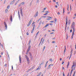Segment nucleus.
<instances>
[{
  "instance_id": "obj_1",
  "label": "nucleus",
  "mask_w": 76,
  "mask_h": 76,
  "mask_svg": "<svg viewBox=\"0 0 76 76\" xmlns=\"http://www.w3.org/2000/svg\"><path fill=\"white\" fill-rule=\"evenodd\" d=\"M76 64H75V61L73 62V65L72 66V67L71 68L72 69V70L71 71V72H73V67H74V70H75V68L76 67Z\"/></svg>"
},
{
  "instance_id": "obj_2",
  "label": "nucleus",
  "mask_w": 76,
  "mask_h": 76,
  "mask_svg": "<svg viewBox=\"0 0 76 76\" xmlns=\"http://www.w3.org/2000/svg\"><path fill=\"white\" fill-rule=\"evenodd\" d=\"M75 22H73L72 25V28L73 29V30H74V31H75Z\"/></svg>"
},
{
  "instance_id": "obj_3",
  "label": "nucleus",
  "mask_w": 76,
  "mask_h": 76,
  "mask_svg": "<svg viewBox=\"0 0 76 76\" xmlns=\"http://www.w3.org/2000/svg\"><path fill=\"white\" fill-rule=\"evenodd\" d=\"M25 57L28 63H29V59L28 57L26 55H25Z\"/></svg>"
},
{
  "instance_id": "obj_4",
  "label": "nucleus",
  "mask_w": 76,
  "mask_h": 76,
  "mask_svg": "<svg viewBox=\"0 0 76 76\" xmlns=\"http://www.w3.org/2000/svg\"><path fill=\"white\" fill-rule=\"evenodd\" d=\"M35 28V24H34L33 26V28L31 30V33H33V32H34V29Z\"/></svg>"
},
{
  "instance_id": "obj_5",
  "label": "nucleus",
  "mask_w": 76,
  "mask_h": 76,
  "mask_svg": "<svg viewBox=\"0 0 76 76\" xmlns=\"http://www.w3.org/2000/svg\"><path fill=\"white\" fill-rule=\"evenodd\" d=\"M75 35V31H73L72 33V36L71 37L72 39L73 38V35Z\"/></svg>"
},
{
  "instance_id": "obj_6",
  "label": "nucleus",
  "mask_w": 76,
  "mask_h": 76,
  "mask_svg": "<svg viewBox=\"0 0 76 76\" xmlns=\"http://www.w3.org/2000/svg\"><path fill=\"white\" fill-rule=\"evenodd\" d=\"M38 12L37 11V12L35 14L34 17L35 18L36 17H37V16H38Z\"/></svg>"
},
{
  "instance_id": "obj_7",
  "label": "nucleus",
  "mask_w": 76,
  "mask_h": 76,
  "mask_svg": "<svg viewBox=\"0 0 76 76\" xmlns=\"http://www.w3.org/2000/svg\"><path fill=\"white\" fill-rule=\"evenodd\" d=\"M19 60H20V63H21V62L22 61V60H21V57L20 56V55L19 56Z\"/></svg>"
},
{
  "instance_id": "obj_8",
  "label": "nucleus",
  "mask_w": 76,
  "mask_h": 76,
  "mask_svg": "<svg viewBox=\"0 0 76 76\" xmlns=\"http://www.w3.org/2000/svg\"><path fill=\"white\" fill-rule=\"evenodd\" d=\"M15 0H13L12 1H11L10 3L11 4H14L15 3Z\"/></svg>"
},
{
  "instance_id": "obj_9",
  "label": "nucleus",
  "mask_w": 76,
  "mask_h": 76,
  "mask_svg": "<svg viewBox=\"0 0 76 76\" xmlns=\"http://www.w3.org/2000/svg\"><path fill=\"white\" fill-rule=\"evenodd\" d=\"M30 48H31V46H29L27 50V52H29V50H30Z\"/></svg>"
},
{
  "instance_id": "obj_10",
  "label": "nucleus",
  "mask_w": 76,
  "mask_h": 76,
  "mask_svg": "<svg viewBox=\"0 0 76 76\" xmlns=\"http://www.w3.org/2000/svg\"><path fill=\"white\" fill-rule=\"evenodd\" d=\"M20 14L22 15V16H23V13H22V10L21 9L20 10Z\"/></svg>"
},
{
  "instance_id": "obj_11",
  "label": "nucleus",
  "mask_w": 76,
  "mask_h": 76,
  "mask_svg": "<svg viewBox=\"0 0 76 76\" xmlns=\"http://www.w3.org/2000/svg\"><path fill=\"white\" fill-rule=\"evenodd\" d=\"M4 24L5 25V28H7V24H6V22H4Z\"/></svg>"
},
{
  "instance_id": "obj_12",
  "label": "nucleus",
  "mask_w": 76,
  "mask_h": 76,
  "mask_svg": "<svg viewBox=\"0 0 76 76\" xmlns=\"http://www.w3.org/2000/svg\"><path fill=\"white\" fill-rule=\"evenodd\" d=\"M69 64H70V62H68V64L67 66V69L68 68V67H69Z\"/></svg>"
},
{
  "instance_id": "obj_13",
  "label": "nucleus",
  "mask_w": 76,
  "mask_h": 76,
  "mask_svg": "<svg viewBox=\"0 0 76 76\" xmlns=\"http://www.w3.org/2000/svg\"><path fill=\"white\" fill-rule=\"evenodd\" d=\"M31 40H30L28 43V45H30V44H31Z\"/></svg>"
},
{
  "instance_id": "obj_14",
  "label": "nucleus",
  "mask_w": 76,
  "mask_h": 76,
  "mask_svg": "<svg viewBox=\"0 0 76 76\" xmlns=\"http://www.w3.org/2000/svg\"><path fill=\"white\" fill-rule=\"evenodd\" d=\"M10 20L11 22H12V16H11L10 18Z\"/></svg>"
},
{
  "instance_id": "obj_15",
  "label": "nucleus",
  "mask_w": 76,
  "mask_h": 76,
  "mask_svg": "<svg viewBox=\"0 0 76 76\" xmlns=\"http://www.w3.org/2000/svg\"><path fill=\"white\" fill-rule=\"evenodd\" d=\"M25 4V2H23L22 3H21L20 4L21 5H23Z\"/></svg>"
},
{
  "instance_id": "obj_16",
  "label": "nucleus",
  "mask_w": 76,
  "mask_h": 76,
  "mask_svg": "<svg viewBox=\"0 0 76 76\" xmlns=\"http://www.w3.org/2000/svg\"><path fill=\"white\" fill-rule=\"evenodd\" d=\"M8 12V10H7V9H6L5 10V13H7Z\"/></svg>"
},
{
  "instance_id": "obj_17",
  "label": "nucleus",
  "mask_w": 76,
  "mask_h": 76,
  "mask_svg": "<svg viewBox=\"0 0 76 76\" xmlns=\"http://www.w3.org/2000/svg\"><path fill=\"white\" fill-rule=\"evenodd\" d=\"M44 63V61H42V63L40 64V66H41V65H42Z\"/></svg>"
},
{
  "instance_id": "obj_18",
  "label": "nucleus",
  "mask_w": 76,
  "mask_h": 76,
  "mask_svg": "<svg viewBox=\"0 0 76 76\" xmlns=\"http://www.w3.org/2000/svg\"><path fill=\"white\" fill-rule=\"evenodd\" d=\"M49 61H51L52 62L53 61V59H52V58H50L49 59Z\"/></svg>"
},
{
  "instance_id": "obj_19",
  "label": "nucleus",
  "mask_w": 76,
  "mask_h": 76,
  "mask_svg": "<svg viewBox=\"0 0 76 76\" xmlns=\"http://www.w3.org/2000/svg\"><path fill=\"white\" fill-rule=\"evenodd\" d=\"M48 26H49V25L48 24H47V25L45 26V28H47Z\"/></svg>"
},
{
  "instance_id": "obj_20",
  "label": "nucleus",
  "mask_w": 76,
  "mask_h": 76,
  "mask_svg": "<svg viewBox=\"0 0 76 76\" xmlns=\"http://www.w3.org/2000/svg\"><path fill=\"white\" fill-rule=\"evenodd\" d=\"M72 53H71V54H70V56L69 57V60H70V58H71V57H72Z\"/></svg>"
},
{
  "instance_id": "obj_21",
  "label": "nucleus",
  "mask_w": 76,
  "mask_h": 76,
  "mask_svg": "<svg viewBox=\"0 0 76 76\" xmlns=\"http://www.w3.org/2000/svg\"><path fill=\"white\" fill-rule=\"evenodd\" d=\"M30 54V57L31 58H32V54H31V53H29Z\"/></svg>"
},
{
  "instance_id": "obj_22",
  "label": "nucleus",
  "mask_w": 76,
  "mask_h": 76,
  "mask_svg": "<svg viewBox=\"0 0 76 76\" xmlns=\"http://www.w3.org/2000/svg\"><path fill=\"white\" fill-rule=\"evenodd\" d=\"M43 39V38H42V39H41V41H40V44H39V45L41 44V42H42V39Z\"/></svg>"
},
{
  "instance_id": "obj_23",
  "label": "nucleus",
  "mask_w": 76,
  "mask_h": 76,
  "mask_svg": "<svg viewBox=\"0 0 76 76\" xmlns=\"http://www.w3.org/2000/svg\"><path fill=\"white\" fill-rule=\"evenodd\" d=\"M40 69H41V68L40 67V66H39L38 68L37 69V70H39Z\"/></svg>"
},
{
  "instance_id": "obj_24",
  "label": "nucleus",
  "mask_w": 76,
  "mask_h": 76,
  "mask_svg": "<svg viewBox=\"0 0 76 76\" xmlns=\"http://www.w3.org/2000/svg\"><path fill=\"white\" fill-rule=\"evenodd\" d=\"M31 25V23L29 22L28 23L27 25V26H29V25Z\"/></svg>"
},
{
  "instance_id": "obj_25",
  "label": "nucleus",
  "mask_w": 76,
  "mask_h": 76,
  "mask_svg": "<svg viewBox=\"0 0 76 76\" xmlns=\"http://www.w3.org/2000/svg\"><path fill=\"white\" fill-rule=\"evenodd\" d=\"M32 19H31L30 21L29 22V23H31V22H32Z\"/></svg>"
},
{
  "instance_id": "obj_26",
  "label": "nucleus",
  "mask_w": 76,
  "mask_h": 76,
  "mask_svg": "<svg viewBox=\"0 0 76 76\" xmlns=\"http://www.w3.org/2000/svg\"><path fill=\"white\" fill-rule=\"evenodd\" d=\"M45 46H44L43 49V51H44L45 50Z\"/></svg>"
},
{
  "instance_id": "obj_27",
  "label": "nucleus",
  "mask_w": 76,
  "mask_h": 76,
  "mask_svg": "<svg viewBox=\"0 0 76 76\" xmlns=\"http://www.w3.org/2000/svg\"><path fill=\"white\" fill-rule=\"evenodd\" d=\"M39 31H38L37 32V33L36 34V36L37 35H38V34H39Z\"/></svg>"
},
{
  "instance_id": "obj_28",
  "label": "nucleus",
  "mask_w": 76,
  "mask_h": 76,
  "mask_svg": "<svg viewBox=\"0 0 76 76\" xmlns=\"http://www.w3.org/2000/svg\"><path fill=\"white\" fill-rule=\"evenodd\" d=\"M44 39H43L42 41V42L41 43V45H42V44H43V42H44Z\"/></svg>"
},
{
  "instance_id": "obj_29",
  "label": "nucleus",
  "mask_w": 76,
  "mask_h": 76,
  "mask_svg": "<svg viewBox=\"0 0 76 76\" xmlns=\"http://www.w3.org/2000/svg\"><path fill=\"white\" fill-rule=\"evenodd\" d=\"M68 21V19H67V18H66V22H67Z\"/></svg>"
},
{
  "instance_id": "obj_30",
  "label": "nucleus",
  "mask_w": 76,
  "mask_h": 76,
  "mask_svg": "<svg viewBox=\"0 0 76 76\" xmlns=\"http://www.w3.org/2000/svg\"><path fill=\"white\" fill-rule=\"evenodd\" d=\"M56 3L57 4V5L58 6L59 5V4H58V2H56Z\"/></svg>"
},
{
  "instance_id": "obj_31",
  "label": "nucleus",
  "mask_w": 76,
  "mask_h": 76,
  "mask_svg": "<svg viewBox=\"0 0 76 76\" xmlns=\"http://www.w3.org/2000/svg\"><path fill=\"white\" fill-rule=\"evenodd\" d=\"M67 10H68V11H69V4H68V7L67 8Z\"/></svg>"
},
{
  "instance_id": "obj_32",
  "label": "nucleus",
  "mask_w": 76,
  "mask_h": 76,
  "mask_svg": "<svg viewBox=\"0 0 76 76\" xmlns=\"http://www.w3.org/2000/svg\"><path fill=\"white\" fill-rule=\"evenodd\" d=\"M75 73H76V72L75 71H74V74L73 75V76H75Z\"/></svg>"
},
{
  "instance_id": "obj_33",
  "label": "nucleus",
  "mask_w": 76,
  "mask_h": 76,
  "mask_svg": "<svg viewBox=\"0 0 76 76\" xmlns=\"http://www.w3.org/2000/svg\"><path fill=\"white\" fill-rule=\"evenodd\" d=\"M38 2H39V0H37L36 3H38Z\"/></svg>"
},
{
  "instance_id": "obj_34",
  "label": "nucleus",
  "mask_w": 76,
  "mask_h": 76,
  "mask_svg": "<svg viewBox=\"0 0 76 76\" xmlns=\"http://www.w3.org/2000/svg\"><path fill=\"white\" fill-rule=\"evenodd\" d=\"M47 14H48V13H46L45 14H44L43 15H44V16H45V15H47Z\"/></svg>"
},
{
  "instance_id": "obj_35",
  "label": "nucleus",
  "mask_w": 76,
  "mask_h": 76,
  "mask_svg": "<svg viewBox=\"0 0 76 76\" xmlns=\"http://www.w3.org/2000/svg\"><path fill=\"white\" fill-rule=\"evenodd\" d=\"M50 67L51 66H48V67L47 68V69H50Z\"/></svg>"
},
{
  "instance_id": "obj_36",
  "label": "nucleus",
  "mask_w": 76,
  "mask_h": 76,
  "mask_svg": "<svg viewBox=\"0 0 76 76\" xmlns=\"http://www.w3.org/2000/svg\"><path fill=\"white\" fill-rule=\"evenodd\" d=\"M6 0H4V4H5V3H6Z\"/></svg>"
},
{
  "instance_id": "obj_37",
  "label": "nucleus",
  "mask_w": 76,
  "mask_h": 76,
  "mask_svg": "<svg viewBox=\"0 0 76 76\" xmlns=\"http://www.w3.org/2000/svg\"><path fill=\"white\" fill-rule=\"evenodd\" d=\"M63 13L64 14V8Z\"/></svg>"
},
{
  "instance_id": "obj_38",
  "label": "nucleus",
  "mask_w": 76,
  "mask_h": 76,
  "mask_svg": "<svg viewBox=\"0 0 76 76\" xmlns=\"http://www.w3.org/2000/svg\"><path fill=\"white\" fill-rule=\"evenodd\" d=\"M50 23H53V22H54V21H50Z\"/></svg>"
},
{
  "instance_id": "obj_39",
  "label": "nucleus",
  "mask_w": 76,
  "mask_h": 76,
  "mask_svg": "<svg viewBox=\"0 0 76 76\" xmlns=\"http://www.w3.org/2000/svg\"><path fill=\"white\" fill-rule=\"evenodd\" d=\"M41 74V72H40L38 75H39V76H40V75Z\"/></svg>"
},
{
  "instance_id": "obj_40",
  "label": "nucleus",
  "mask_w": 76,
  "mask_h": 76,
  "mask_svg": "<svg viewBox=\"0 0 76 76\" xmlns=\"http://www.w3.org/2000/svg\"><path fill=\"white\" fill-rule=\"evenodd\" d=\"M66 28H67V26L66 25V26H65V31L66 30Z\"/></svg>"
},
{
  "instance_id": "obj_41",
  "label": "nucleus",
  "mask_w": 76,
  "mask_h": 76,
  "mask_svg": "<svg viewBox=\"0 0 76 76\" xmlns=\"http://www.w3.org/2000/svg\"><path fill=\"white\" fill-rule=\"evenodd\" d=\"M58 15H60V12H58L57 13Z\"/></svg>"
},
{
  "instance_id": "obj_42",
  "label": "nucleus",
  "mask_w": 76,
  "mask_h": 76,
  "mask_svg": "<svg viewBox=\"0 0 76 76\" xmlns=\"http://www.w3.org/2000/svg\"><path fill=\"white\" fill-rule=\"evenodd\" d=\"M41 23H42V21H41L40 22V23H39V25H40V24H41Z\"/></svg>"
},
{
  "instance_id": "obj_43",
  "label": "nucleus",
  "mask_w": 76,
  "mask_h": 76,
  "mask_svg": "<svg viewBox=\"0 0 76 76\" xmlns=\"http://www.w3.org/2000/svg\"><path fill=\"white\" fill-rule=\"evenodd\" d=\"M47 64H46L45 66V67H47Z\"/></svg>"
},
{
  "instance_id": "obj_44",
  "label": "nucleus",
  "mask_w": 76,
  "mask_h": 76,
  "mask_svg": "<svg viewBox=\"0 0 76 76\" xmlns=\"http://www.w3.org/2000/svg\"><path fill=\"white\" fill-rule=\"evenodd\" d=\"M70 11L72 10V7H71V5L70 6Z\"/></svg>"
},
{
  "instance_id": "obj_45",
  "label": "nucleus",
  "mask_w": 76,
  "mask_h": 76,
  "mask_svg": "<svg viewBox=\"0 0 76 76\" xmlns=\"http://www.w3.org/2000/svg\"><path fill=\"white\" fill-rule=\"evenodd\" d=\"M45 13H48V12L47 11L45 12Z\"/></svg>"
},
{
  "instance_id": "obj_46",
  "label": "nucleus",
  "mask_w": 76,
  "mask_h": 76,
  "mask_svg": "<svg viewBox=\"0 0 76 76\" xmlns=\"http://www.w3.org/2000/svg\"><path fill=\"white\" fill-rule=\"evenodd\" d=\"M12 70H13V66H12Z\"/></svg>"
},
{
  "instance_id": "obj_47",
  "label": "nucleus",
  "mask_w": 76,
  "mask_h": 76,
  "mask_svg": "<svg viewBox=\"0 0 76 76\" xmlns=\"http://www.w3.org/2000/svg\"><path fill=\"white\" fill-rule=\"evenodd\" d=\"M18 15L19 16V18H20V14H19V13H18Z\"/></svg>"
},
{
  "instance_id": "obj_48",
  "label": "nucleus",
  "mask_w": 76,
  "mask_h": 76,
  "mask_svg": "<svg viewBox=\"0 0 76 76\" xmlns=\"http://www.w3.org/2000/svg\"><path fill=\"white\" fill-rule=\"evenodd\" d=\"M42 18H46V16H43L42 17Z\"/></svg>"
},
{
  "instance_id": "obj_49",
  "label": "nucleus",
  "mask_w": 76,
  "mask_h": 76,
  "mask_svg": "<svg viewBox=\"0 0 76 76\" xmlns=\"http://www.w3.org/2000/svg\"><path fill=\"white\" fill-rule=\"evenodd\" d=\"M26 34L27 35H29V33L28 32Z\"/></svg>"
},
{
  "instance_id": "obj_50",
  "label": "nucleus",
  "mask_w": 76,
  "mask_h": 76,
  "mask_svg": "<svg viewBox=\"0 0 76 76\" xmlns=\"http://www.w3.org/2000/svg\"><path fill=\"white\" fill-rule=\"evenodd\" d=\"M54 34L53 32H51L50 33V34Z\"/></svg>"
},
{
  "instance_id": "obj_51",
  "label": "nucleus",
  "mask_w": 76,
  "mask_h": 76,
  "mask_svg": "<svg viewBox=\"0 0 76 76\" xmlns=\"http://www.w3.org/2000/svg\"><path fill=\"white\" fill-rule=\"evenodd\" d=\"M72 32V29H71L70 30V32Z\"/></svg>"
},
{
  "instance_id": "obj_52",
  "label": "nucleus",
  "mask_w": 76,
  "mask_h": 76,
  "mask_svg": "<svg viewBox=\"0 0 76 76\" xmlns=\"http://www.w3.org/2000/svg\"><path fill=\"white\" fill-rule=\"evenodd\" d=\"M55 7L56 8H57V5H55Z\"/></svg>"
},
{
  "instance_id": "obj_53",
  "label": "nucleus",
  "mask_w": 76,
  "mask_h": 76,
  "mask_svg": "<svg viewBox=\"0 0 76 76\" xmlns=\"http://www.w3.org/2000/svg\"><path fill=\"white\" fill-rule=\"evenodd\" d=\"M34 24L35 23V22H33V23H32V25H33V24H34Z\"/></svg>"
},
{
  "instance_id": "obj_54",
  "label": "nucleus",
  "mask_w": 76,
  "mask_h": 76,
  "mask_svg": "<svg viewBox=\"0 0 76 76\" xmlns=\"http://www.w3.org/2000/svg\"><path fill=\"white\" fill-rule=\"evenodd\" d=\"M75 18H76V17H73V19H75Z\"/></svg>"
},
{
  "instance_id": "obj_55",
  "label": "nucleus",
  "mask_w": 76,
  "mask_h": 76,
  "mask_svg": "<svg viewBox=\"0 0 76 76\" xmlns=\"http://www.w3.org/2000/svg\"><path fill=\"white\" fill-rule=\"evenodd\" d=\"M55 22H57V20H56V18H55Z\"/></svg>"
},
{
  "instance_id": "obj_56",
  "label": "nucleus",
  "mask_w": 76,
  "mask_h": 76,
  "mask_svg": "<svg viewBox=\"0 0 76 76\" xmlns=\"http://www.w3.org/2000/svg\"><path fill=\"white\" fill-rule=\"evenodd\" d=\"M67 22L66 21V26H67Z\"/></svg>"
},
{
  "instance_id": "obj_57",
  "label": "nucleus",
  "mask_w": 76,
  "mask_h": 76,
  "mask_svg": "<svg viewBox=\"0 0 76 76\" xmlns=\"http://www.w3.org/2000/svg\"><path fill=\"white\" fill-rule=\"evenodd\" d=\"M54 42H55V41H53L52 42V43H54Z\"/></svg>"
},
{
  "instance_id": "obj_58",
  "label": "nucleus",
  "mask_w": 76,
  "mask_h": 76,
  "mask_svg": "<svg viewBox=\"0 0 76 76\" xmlns=\"http://www.w3.org/2000/svg\"><path fill=\"white\" fill-rule=\"evenodd\" d=\"M72 72L71 71V73H70V75H72Z\"/></svg>"
},
{
  "instance_id": "obj_59",
  "label": "nucleus",
  "mask_w": 76,
  "mask_h": 76,
  "mask_svg": "<svg viewBox=\"0 0 76 76\" xmlns=\"http://www.w3.org/2000/svg\"><path fill=\"white\" fill-rule=\"evenodd\" d=\"M75 49H76V44L75 45Z\"/></svg>"
},
{
  "instance_id": "obj_60",
  "label": "nucleus",
  "mask_w": 76,
  "mask_h": 76,
  "mask_svg": "<svg viewBox=\"0 0 76 76\" xmlns=\"http://www.w3.org/2000/svg\"><path fill=\"white\" fill-rule=\"evenodd\" d=\"M44 10H46V8H45L43 9Z\"/></svg>"
},
{
  "instance_id": "obj_61",
  "label": "nucleus",
  "mask_w": 76,
  "mask_h": 76,
  "mask_svg": "<svg viewBox=\"0 0 76 76\" xmlns=\"http://www.w3.org/2000/svg\"><path fill=\"white\" fill-rule=\"evenodd\" d=\"M9 6H7V9H9Z\"/></svg>"
},
{
  "instance_id": "obj_62",
  "label": "nucleus",
  "mask_w": 76,
  "mask_h": 76,
  "mask_svg": "<svg viewBox=\"0 0 76 76\" xmlns=\"http://www.w3.org/2000/svg\"><path fill=\"white\" fill-rule=\"evenodd\" d=\"M62 60V59L61 58H60V61H61Z\"/></svg>"
},
{
  "instance_id": "obj_63",
  "label": "nucleus",
  "mask_w": 76,
  "mask_h": 76,
  "mask_svg": "<svg viewBox=\"0 0 76 76\" xmlns=\"http://www.w3.org/2000/svg\"><path fill=\"white\" fill-rule=\"evenodd\" d=\"M67 76H69V74L68 73Z\"/></svg>"
},
{
  "instance_id": "obj_64",
  "label": "nucleus",
  "mask_w": 76,
  "mask_h": 76,
  "mask_svg": "<svg viewBox=\"0 0 76 76\" xmlns=\"http://www.w3.org/2000/svg\"><path fill=\"white\" fill-rule=\"evenodd\" d=\"M63 76H64V73H63Z\"/></svg>"
}]
</instances>
